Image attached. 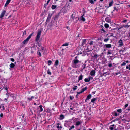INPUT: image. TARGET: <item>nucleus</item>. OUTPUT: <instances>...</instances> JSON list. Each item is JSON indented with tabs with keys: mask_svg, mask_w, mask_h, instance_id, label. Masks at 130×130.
<instances>
[{
	"mask_svg": "<svg viewBox=\"0 0 130 130\" xmlns=\"http://www.w3.org/2000/svg\"><path fill=\"white\" fill-rule=\"evenodd\" d=\"M41 31L40 30H38L37 34L36 36V37L35 39L36 41L37 42H38L39 40V39L41 36Z\"/></svg>",
	"mask_w": 130,
	"mask_h": 130,
	"instance_id": "nucleus-1",
	"label": "nucleus"
},
{
	"mask_svg": "<svg viewBox=\"0 0 130 130\" xmlns=\"http://www.w3.org/2000/svg\"><path fill=\"white\" fill-rule=\"evenodd\" d=\"M33 34V33L30 34L28 37L23 41V43L24 44H25L27 43L28 41L31 38Z\"/></svg>",
	"mask_w": 130,
	"mask_h": 130,
	"instance_id": "nucleus-2",
	"label": "nucleus"
},
{
	"mask_svg": "<svg viewBox=\"0 0 130 130\" xmlns=\"http://www.w3.org/2000/svg\"><path fill=\"white\" fill-rule=\"evenodd\" d=\"M57 129L58 130H61V129L62 128L61 126V124L59 123L57 124Z\"/></svg>",
	"mask_w": 130,
	"mask_h": 130,
	"instance_id": "nucleus-3",
	"label": "nucleus"
},
{
	"mask_svg": "<svg viewBox=\"0 0 130 130\" xmlns=\"http://www.w3.org/2000/svg\"><path fill=\"white\" fill-rule=\"evenodd\" d=\"M73 65L74 66H75V65H76L79 62V61L78 60H73ZM76 67V66H75Z\"/></svg>",
	"mask_w": 130,
	"mask_h": 130,
	"instance_id": "nucleus-4",
	"label": "nucleus"
},
{
	"mask_svg": "<svg viewBox=\"0 0 130 130\" xmlns=\"http://www.w3.org/2000/svg\"><path fill=\"white\" fill-rule=\"evenodd\" d=\"M6 13V11L5 10H3L1 14L0 15V18H2L4 16V15Z\"/></svg>",
	"mask_w": 130,
	"mask_h": 130,
	"instance_id": "nucleus-5",
	"label": "nucleus"
},
{
	"mask_svg": "<svg viewBox=\"0 0 130 130\" xmlns=\"http://www.w3.org/2000/svg\"><path fill=\"white\" fill-rule=\"evenodd\" d=\"M82 123V121H77L75 124V125L76 126H78L80 125Z\"/></svg>",
	"mask_w": 130,
	"mask_h": 130,
	"instance_id": "nucleus-6",
	"label": "nucleus"
},
{
	"mask_svg": "<svg viewBox=\"0 0 130 130\" xmlns=\"http://www.w3.org/2000/svg\"><path fill=\"white\" fill-rule=\"evenodd\" d=\"M119 45L120 46H122L123 45V43L122 40L121 39L119 41Z\"/></svg>",
	"mask_w": 130,
	"mask_h": 130,
	"instance_id": "nucleus-7",
	"label": "nucleus"
},
{
	"mask_svg": "<svg viewBox=\"0 0 130 130\" xmlns=\"http://www.w3.org/2000/svg\"><path fill=\"white\" fill-rule=\"evenodd\" d=\"M52 16V14L51 13L49 14L47 18V21H49L51 19V17Z\"/></svg>",
	"mask_w": 130,
	"mask_h": 130,
	"instance_id": "nucleus-8",
	"label": "nucleus"
},
{
	"mask_svg": "<svg viewBox=\"0 0 130 130\" xmlns=\"http://www.w3.org/2000/svg\"><path fill=\"white\" fill-rule=\"evenodd\" d=\"M115 125L114 124L112 125L109 128L111 130H113L116 128V127H114Z\"/></svg>",
	"mask_w": 130,
	"mask_h": 130,
	"instance_id": "nucleus-9",
	"label": "nucleus"
},
{
	"mask_svg": "<svg viewBox=\"0 0 130 130\" xmlns=\"http://www.w3.org/2000/svg\"><path fill=\"white\" fill-rule=\"evenodd\" d=\"M75 14H73L71 17V20L72 21L74 20V19H75L76 18H75Z\"/></svg>",
	"mask_w": 130,
	"mask_h": 130,
	"instance_id": "nucleus-10",
	"label": "nucleus"
},
{
	"mask_svg": "<svg viewBox=\"0 0 130 130\" xmlns=\"http://www.w3.org/2000/svg\"><path fill=\"white\" fill-rule=\"evenodd\" d=\"M95 73V70H93L90 72V74L91 76L94 75Z\"/></svg>",
	"mask_w": 130,
	"mask_h": 130,
	"instance_id": "nucleus-11",
	"label": "nucleus"
},
{
	"mask_svg": "<svg viewBox=\"0 0 130 130\" xmlns=\"http://www.w3.org/2000/svg\"><path fill=\"white\" fill-rule=\"evenodd\" d=\"M105 46L107 48H109L111 47V45L110 44H105Z\"/></svg>",
	"mask_w": 130,
	"mask_h": 130,
	"instance_id": "nucleus-12",
	"label": "nucleus"
},
{
	"mask_svg": "<svg viewBox=\"0 0 130 130\" xmlns=\"http://www.w3.org/2000/svg\"><path fill=\"white\" fill-rule=\"evenodd\" d=\"M91 97V94H89L88 95L87 97V98H86L85 101L86 102H87V100H88L89 99H90Z\"/></svg>",
	"mask_w": 130,
	"mask_h": 130,
	"instance_id": "nucleus-13",
	"label": "nucleus"
},
{
	"mask_svg": "<svg viewBox=\"0 0 130 130\" xmlns=\"http://www.w3.org/2000/svg\"><path fill=\"white\" fill-rule=\"evenodd\" d=\"M113 2L112 0H111V2L109 3V7L113 5Z\"/></svg>",
	"mask_w": 130,
	"mask_h": 130,
	"instance_id": "nucleus-14",
	"label": "nucleus"
},
{
	"mask_svg": "<svg viewBox=\"0 0 130 130\" xmlns=\"http://www.w3.org/2000/svg\"><path fill=\"white\" fill-rule=\"evenodd\" d=\"M39 111L40 112H42L43 111V109L42 107V106L41 105L39 106L38 108Z\"/></svg>",
	"mask_w": 130,
	"mask_h": 130,
	"instance_id": "nucleus-15",
	"label": "nucleus"
},
{
	"mask_svg": "<svg viewBox=\"0 0 130 130\" xmlns=\"http://www.w3.org/2000/svg\"><path fill=\"white\" fill-rule=\"evenodd\" d=\"M84 14H83L80 18L81 20L83 21H85V18L83 17Z\"/></svg>",
	"mask_w": 130,
	"mask_h": 130,
	"instance_id": "nucleus-16",
	"label": "nucleus"
},
{
	"mask_svg": "<svg viewBox=\"0 0 130 130\" xmlns=\"http://www.w3.org/2000/svg\"><path fill=\"white\" fill-rule=\"evenodd\" d=\"M96 98H94L93 99H91V102L94 103L95 101L96 100Z\"/></svg>",
	"mask_w": 130,
	"mask_h": 130,
	"instance_id": "nucleus-17",
	"label": "nucleus"
},
{
	"mask_svg": "<svg viewBox=\"0 0 130 130\" xmlns=\"http://www.w3.org/2000/svg\"><path fill=\"white\" fill-rule=\"evenodd\" d=\"M64 118V116L62 115H61L60 116L59 119L60 120H62Z\"/></svg>",
	"mask_w": 130,
	"mask_h": 130,
	"instance_id": "nucleus-18",
	"label": "nucleus"
},
{
	"mask_svg": "<svg viewBox=\"0 0 130 130\" xmlns=\"http://www.w3.org/2000/svg\"><path fill=\"white\" fill-rule=\"evenodd\" d=\"M113 114L114 116H117L119 115V114H118L115 111L113 112Z\"/></svg>",
	"mask_w": 130,
	"mask_h": 130,
	"instance_id": "nucleus-19",
	"label": "nucleus"
},
{
	"mask_svg": "<svg viewBox=\"0 0 130 130\" xmlns=\"http://www.w3.org/2000/svg\"><path fill=\"white\" fill-rule=\"evenodd\" d=\"M15 66L14 64L13 63H12L10 65V67L11 68H13Z\"/></svg>",
	"mask_w": 130,
	"mask_h": 130,
	"instance_id": "nucleus-20",
	"label": "nucleus"
},
{
	"mask_svg": "<svg viewBox=\"0 0 130 130\" xmlns=\"http://www.w3.org/2000/svg\"><path fill=\"white\" fill-rule=\"evenodd\" d=\"M87 89V87H85L84 88H83L81 90L82 92H83L84 91L86 90Z\"/></svg>",
	"mask_w": 130,
	"mask_h": 130,
	"instance_id": "nucleus-21",
	"label": "nucleus"
},
{
	"mask_svg": "<svg viewBox=\"0 0 130 130\" xmlns=\"http://www.w3.org/2000/svg\"><path fill=\"white\" fill-rule=\"evenodd\" d=\"M57 6L56 5H52V6L51 8L53 9H55Z\"/></svg>",
	"mask_w": 130,
	"mask_h": 130,
	"instance_id": "nucleus-22",
	"label": "nucleus"
},
{
	"mask_svg": "<svg viewBox=\"0 0 130 130\" xmlns=\"http://www.w3.org/2000/svg\"><path fill=\"white\" fill-rule=\"evenodd\" d=\"M117 111L119 113H121L122 112V110L121 109L117 110Z\"/></svg>",
	"mask_w": 130,
	"mask_h": 130,
	"instance_id": "nucleus-23",
	"label": "nucleus"
},
{
	"mask_svg": "<svg viewBox=\"0 0 130 130\" xmlns=\"http://www.w3.org/2000/svg\"><path fill=\"white\" fill-rule=\"evenodd\" d=\"M105 27L106 28H108L109 27V25L107 24H105L104 25Z\"/></svg>",
	"mask_w": 130,
	"mask_h": 130,
	"instance_id": "nucleus-24",
	"label": "nucleus"
},
{
	"mask_svg": "<svg viewBox=\"0 0 130 130\" xmlns=\"http://www.w3.org/2000/svg\"><path fill=\"white\" fill-rule=\"evenodd\" d=\"M83 76L82 75H80L79 77L78 80L79 81L81 80L82 79Z\"/></svg>",
	"mask_w": 130,
	"mask_h": 130,
	"instance_id": "nucleus-25",
	"label": "nucleus"
},
{
	"mask_svg": "<svg viewBox=\"0 0 130 130\" xmlns=\"http://www.w3.org/2000/svg\"><path fill=\"white\" fill-rule=\"evenodd\" d=\"M99 56V55H98L97 54H95L94 56V57L95 58H97Z\"/></svg>",
	"mask_w": 130,
	"mask_h": 130,
	"instance_id": "nucleus-26",
	"label": "nucleus"
},
{
	"mask_svg": "<svg viewBox=\"0 0 130 130\" xmlns=\"http://www.w3.org/2000/svg\"><path fill=\"white\" fill-rule=\"evenodd\" d=\"M37 53L39 55L40 57L41 56V53L40 51H39L38 50L37 52Z\"/></svg>",
	"mask_w": 130,
	"mask_h": 130,
	"instance_id": "nucleus-27",
	"label": "nucleus"
},
{
	"mask_svg": "<svg viewBox=\"0 0 130 130\" xmlns=\"http://www.w3.org/2000/svg\"><path fill=\"white\" fill-rule=\"evenodd\" d=\"M34 98V97L33 96H32L31 98H28V101H30V100H31L32 99H33Z\"/></svg>",
	"mask_w": 130,
	"mask_h": 130,
	"instance_id": "nucleus-28",
	"label": "nucleus"
},
{
	"mask_svg": "<svg viewBox=\"0 0 130 130\" xmlns=\"http://www.w3.org/2000/svg\"><path fill=\"white\" fill-rule=\"evenodd\" d=\"M52 61L51 60H48V65H51L52 63Z\"/></svg>",
	"mask_w": 130,
	"mask_h": 130,
	"instance_id": "nucleus-29",
	"label": "nucleus"
},
{
	"mask_svg": "<svg viewBox=\"0 0 130 130\" xmlns=\"http://www.w3.org/2000/svg\"><path fill=\"white\" fill-rule=\"evenodd\" d=\"M111 50H108V52H107V54L108 55L111 54Z\"/></svg>",
	"mask_w": 130,
	"mask_h": 130,
	"instance_id": "nucleus-30",
	"label": "nucleus"
},
{
	"mask_svg": "<svg viewBox=\"0 0 130 130\" xmlns=\"http://www.w3.org/2000/svg\"><path fill=\"white\" fill-rule=\"evenodd\" d=\"M58 61L57 60H56L55 62V65L56 66L58 65Z\"/></svg>",
	"mask_w": 130,
	"mask_h": 130,
	"instance_id": "nucleus-31",
	"label": "nucleus"
},
{
	"mask_svg": "<svg viewBox=\"0 0 130 130\" xmlns=\"http://www.w3.org/2000/svg\"><path fill=\"white\" fill-rule=\"evenodd\" d=\"M93 41H91L89 42V44L91 45H93Z\"/></svg>",
	"mask_w": 130,
	"mask_h": 130,
	"instance_id": "nucleus-32",
	"label": "nucleus"
},
{
	"mask_svg": "<svg viewBox=\"0 0 130 130\" xmlns=\"http://www.w3.org/2000/svg\"><path fill=\"white\" fill-rule=\"evenodd\" d=\"M68 43H66L65 44H63V45L62 46H68Z\"/></svg>",
	"mask_w": 130,
	"mask_h": 130,
	"instance_id": "nucleus-33",
	"label": "nucleus"
},
{
	"mask_svg": "<svg viewBox=\"0 0 130 130\" xmlns=\"http://www.w3.org/2000/svg\"><path fill=\"white\" fill-rule=\"evenodd\" d=\"M109 40V39L108 38H107L105 39L104 40V41L106 42L107 41Z\"/></svg>",
	"mask_w": 130,
	"mask_h": 130,
	"instance_id": "nucleus-34",
	"label": "nucleus"
},
{
	"mask_svg": "<svg viewBox=\"0 0 130 130\" xmlns=\"http://www.w3.org/2000/svg\"><path fill=\"white\" fill-rule=\"evenodd\" d=\"M84 81L85 82H89L90 81L89 80V79H88L86 78L85 79Z\"/></svg>",
	"mask_w": 130,
	"mask_h": 130,
	"instance_id": "nucleus-35",
	"label": "nucleus"
},
{
	"mask_svg": "<svg viewBox=\"0 0 130 130\" xmlns=\"http://www.w3.org/2000/svg\"><path fill=\"white\" fill-rule=\"evenodd\" d=\"M123 27H125V28H128L129 27V26L127 24L126 25H124L123 26Z\"/></svg>",
	"mask_w": 130,
	"mask_h": 130,
	"instance_id": "nucleus-36",
	"label": "nucleus"
},
{
	"mask_svg": "<svg viewBox=\"0 0 130 130\" xmlns=\"http://www.w3.org/2000/svg\"><path fill=\"white\" fill-rule=\"evenodd\" d=\"M128 104H126L124 106V108H126V107H128Z\"/></svg>",
	"mask_w": 130,
	"mask_h": 130,
	"instance_id": "nucleus-37",
	"label": "nucleus"
},
{
	"mask_svg": "<svg viewBox=\"0 0 130 130\" xmlns=\"http://www.w3.org/2000/svg\"><path fill=\"white\" fill-rule=\"evenodd\" d=\"M77 88V86H74L73 88V89L74 90H75Z\"/></svg>",
	"mask_w": 130,
	"mask_h": 130,
	"instance_id": "nucleus-38",
	"label": "nucleus"
},
{
	"mask_svg": "<svg viewBox=\"0 0 130 130\" xmlns=\"http://www.w3.org/2000/svg\"><path fill=\"white\" fill-rule=\"evenodd\" d=\"M125 51V49L124 48L123 50H121L120 51V52H124Z\"/></svg>",
	"mask_w": 130,
	"mask_h": 130,
	"instance_id": "nucleus-39",
	"label": "nucleus"
},
{
	"mask_svg": "<svg viewBox=\"0 0 130 130\" xmlns=\"http://www.w3.org/2000/svg\"><path fill=\"white\" fill-rule=\"evenodd\" d=\"M126 64V63L123 62L121 64V66H125Z\"/></svg>",
	"mask_w": 130,
	"mask_h": 130,
	"instance_id": "nucleus-40",
	"label": "nucleus"
},
{
	"mask_svg": "<svg viewBox=\"0 0 130 130\" xmlns=\"http://www.w3.org/2000/svg\"><path fill=\"white\" fill-rule=\"evenodd\" d=\"M10 1L7 0L6 2V4L8 5L10 3Z\"/></svg>",
	"mask_w": 130,
	"mask_h": 130,
	"instance_id": "nucleus-41",
	"label": "nucleus"
},
{
	"mask_svg": "<svg viewBox=\"0 0 130 130\" xmlns=\"http://www.w3.org/2000/svg\"><path fill=\"white\" fill-rule=\"evenodd\" d=\"M93 78L92 77H88V79L90 81V80L91 79H93Z\"/></svg>",
	"mask_w": 130,
	"mask_h": 130,
	"instance_id": "nucleus-42",
	"label": "nucleus"
},
{
	"mask_svg": "<svg viewBox=\"0 0 130 130\" xmlns=\"http://www.w3.org/2000/svg\"><path fill=\"white\" fill-rule=\"evenodd\" d=\"M89 2L91 4H93L94 3V1L93 0H89Z\"/></svg>",
	"mask_w": 130,
	"mask_h": 130,
	"instance_id": "nucleus-43",
	"label": "nucleus"
},
{
	"mask_svg": "<svg viewBox=\"0 0 130 130\" xmlns=\"http://www.w3.org/2000/svg\"><path fill=\"white\" fill-rule=\"evenodd\" d=\"M74 97L73 96H70V98L71 100H72L74 98Z\"/></svg>",
	"mask_w": 130,
	"mask_h": 130,
	"instance_id": "nucleus-44",
	"label": "nucleus"
},
{
	"mask_svg": "<svg viewBox=\"0 0 130 130\" xmlns=\"http://www.w3.org/2000/svg\"><path fill=\"white\" fill-rule=\"evenodd\" d=\"M47 73L49 75H51V72L48 70L47 71Z\"/></svg>",
	"mask_w": 130,
	"mask_h": 130,
	"instance_id": "nucleus-45",
	"label": "nucleus"
},
{
	"mask_svg": "<svg viewBox=\"0 0 130 130\" xmlns=\"http://www.w3.org/2000/svg\"><path fill=\"white\" fill-rule=\"evenodd\" d=\"M123 26H122L121 27H120L119 28H117V29L118 30H119L120 29H121V28H123Z\"/></svg>",
	"mask_w": 130,
	"mask_h": 130,
	"instance_id": "nucleus-46",
	"label": "nucleus"
},
{
	"mask_svg": "<svg viewBox=\"0 0 130 130\" xmlns=\"http://www.w3.org/2000/svg\"><path fill=\"white\" fill-rule=\"evenodd\" d=\"M85 65H83L82 66V68L83 69H84L85 68Z\"/></svg>",
	"mask_w": 130,
	"mask_h": 130,
	"instance_id": "nucleus-47",
	"label": "nucleus"
},
{
	"mask_svg": "<svg viewBox=\"0 0 130 130\" xmlns=\"http://www.w3.org/2000/svg\"><path fill=\"white\" fill-rule=\"evenodd\" d=\"M108 66L110 67H111L112 66V64L111 63L109 64H108Z\"/></svg>",
	"mask_w": 130,
	"mask_h": 130,
	"instance_id": "nucleus-48",
	"label": "nucleus"
},
{
	"mask_svg": "<svg viewBox=\"0 0 130 130\" xmlns=\"http://www.w3.org/2000/svg\"><path fill=\"white\" fill-rule=\"evenodd\" d=\"M82 93V91H81V92H77V94H80Z\"/></svg>",
	"mask_w": 130,
	"mask_h": 130,
	"instance_id": "nucleus-49",
	"label": "nucleus"
},
{
	"mask_svg": "<svg viewBox=\"0 0 130 130\" xmlns=\"http://www.w3.org/2000/svg\"><path fill=\"white\" fill-rule=\"evenodd\" d=\"M4 89L5 90H7H7H8V88L7 87H6L5 88H4Z\"/></svg>",
	"mask_w": 130,
	"mask_h": 130,
	"instance_id": "nucleus-50",
	"label": "nucleus"
},
{
	"mask_svg": "<svg viewBox=\"0 0 130 130\" xmlns=\"http://www.w3.org/2000/svg\"><path fill=\"white\" fill-rule=\"evenodd\" d=\"M101 31L102 32H105V31L103 29H101Z\"/></svg>",
	"mask_w": 130,
	"mask_h": 130,
	"instance_id": "nucleus-51",
	"label": "nucleus"
},
{
	"mask_svg": "<svg viewBox=\"0 0 130 130\" xmlns=\"http://www.w3.org/2000/svg\"><path fill=\"white\" fill-rule=\"evenodd\" d=\"M74 128V125H72L70 128L71 129H73Z\"/></svg>",
	"mask_w": 130,
	"mask_h": 130,
	"instance_id": "nucleus-52",
	"label": "nucleus"
},
{
	"mask_svg": "<svg viewBox=\"0 0 130 130\" xmlns=\"http://www.w3.org/2000/svg\"><path fill=\"white\" fill-rule=\"evenodd\" d=\"M115 10H117V9L116 7H114V9L113 11H115Z\"/></svg>",
	"mask_w": 130,
	"mask_h": 130,
	"instance_id": "nucleus-53",
	"label": "nucleus"
},
{
	"mask_svg": "<svg viewBox=\"0 0 130 130\" xmlns=\"http://www.w3.org/2000/svg\"><path fill=\"white\" fill-rule=\"evenodd\" d=\"M11 61H12V62H14V59L12 58H11Z\"/></svg>",
	"mask_w": 130,
	"mask_h": 130,
	"instance_id": "nucleus-54",
	"label": "nucleus"
},
{
	"mask_svg": "<svg viewBox=\"0 0 130 130\" xmlns=\"http://www.w3.org/2000/svg\"><path fill=\"white\" fill-rule=\"evenodd\" d=\"M3 114L2 113H1L0 115V116L1 117H2L3 116Z\"/></svg>",
	"mask_w": 130,
	"mask_h": 130,
	"instance_id": "nucleus-55",
	"label": "nucleus"
},
{
	"mask_svg": "<svg viewBox=\"0 0 130 130\" xmlns=\"http://www.w3.org/2000/svg\"><path fill=\"white\" fill-rule=\"evenodd\" d=\"M127 21V20H124L123 21V23H125Z\"/></svg>",
	"mask_w": 130,
	"mask_h": 130,
	"instance_id": "nucleus-56",
	"label": "nucleus"
},
{
	"mask_svg": "<svg viewBox=\"0 0 130 130\" xmlns=\"http://www.w3.org/2000/svg\"><path fill=\"white\" fill-rule=\"evenodd\" d=\"M6 95L8 96H9V93H8L7 92V93H6Z\"/></svg>",
	"mask_w": 130,
	"mask_h": 130,
	"instance_id": "nucleus-57",
	"label": "nucleus"
},
{
	"mask_svg": "<svg viewBox=\"0 0 130 130\" xmlns=\"http://www.w3.org/2000/svg\"><path fill=\"white\" fill-rule=\"evenodd\" d=\"M26 31H24V32H23V35H26Z\"/></svg>",
	"mask_w": 130,
	"mask_h": 130,
	"instance_id": "nucleus-58",
	"label": "nucleus"
},
{
	"mask_svg": "<svg viewBox=\"0 0 130 130\" xmlns=\"http://www.w3.org/2000/svg\"><path fill=\"white\" fill-rule=\"evenodd\" d=\"M21 116H22V117L23 119L24 117V115L23 114H22L21 115Z\"/></svg>",
	"mask_w": 130,
	"mask_h": 130,
	"instance_id": "nucleus-59",
	"label": "nucleus"
},
{
	"mask_svg": "<svg viewBox=\"0 0 130 130\" xmlns=\"http://www.w3.org/2000/svg\"><path fill=\"white\" fill-rule=\"evenodd\" d=\"M50 0H48L47 2V3H46V4H48L49 1H50Z\"/></svg>",
	"mask_w": 130,
	"mask_h": 130,
	"instance_id": "nucleus-60",
	"label": "nucleus"
},
{
	"mask_svg": "<svg viewBox=\"0 0 130 130\" xmlns=\"http://www.w3.org/2000/svg\"><path fill=\"white\" fill-rule=\"evenodd\" d=\"M120 74V72H119L117 73H116V75L118 74Z\"/></svg>",
	"mask_w": 130,
	"mask_h": 130,
	"instance_id": "nucleus-61",
	"label": "nucleus"
},
{
	"mask_svg": "<svg viewBox=\"0 0 130 130\" xmlns=\"http://www.w3.org/2000/svg\"><path fill=\"white\" fill-rule=\"evenodd\" d=\"M67 29H68V30H69L70 29L69 27H67Z\"/></svg>",
	"mask_w": 130,
	"mask_h": 130,
	"instance_id": "nucleus-62",
	"label": "nucleus"
},
{
	"mask_svg": "<svg viewBox=\"0 0 130 130\" xmlns=\"http://www.w3.org/2000/svg\"><path fill=\"white\" fill-rule=\"evenodd\" d=\"M86 41V39H84L83 40V42H85Z\"/></svg>",
	"mask_w": 130,
	"mask_h": 130,
	"instance_id": "nucleus-63",
	"label": "nucleus"
},
{
	"mask_svg": "<svg viewBox=\"0 0 130 130\" xmlns=\"http://www.w3.org/2000/svg\"><path fill=\"white\" fill-rule=\"evenodd\" d=\"M4 101H7V99H6V98H5L4 100Z\"/></svg>",
	"mask_w": 130,
	"mask_h": 130,
	"instance_id": "nucleus-64",
	"label": "nucleus"
}]
</instances>
